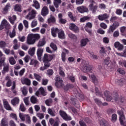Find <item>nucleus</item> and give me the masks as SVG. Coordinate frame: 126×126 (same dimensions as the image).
<instances>
[{"mask_svg":"<svg viewBox=\"0 0 126 126\" xmlns=\"http://www.w3.org/2000/svg\"><path fill=\"white\" fill-rule=\"evenodd\" d=\"M0 126H8V119L6 117H4L1 119Z\"/></svg>","mask_w":126,"mask_h":126,"instance_id":"2eb2a0df","label":"nucleus"},{"mask_svg":"<svg viewBox=\"0 0 126 126\" xmlns=\"http://www.w3.org/2000/svg\"><path fill=\"white\" fill-rule=\"evenodd\" d=\"M21 90L24 96H26L27 95V93H28V91H27V88L26 87H23V88H21Z\"/></svg>","mask_w":126,"mask_h":126,"instance_id":"ea45409f","label":"nucleus"},{"mask_svg":"<svg viewBox=\"0 0 126 126\" xmlns=\"http://www.w3.org/2000/svg\"><path fill=\"white\" fill-rule=\"evenodd\" d=\"M37 14V11L36 10L32 9L31 12H29L28 14L25 16L26 19L28 20H32L36 17V14Z\"/></svg>","mask_w":126,"mask_h":126,"instance_id":"423d86ee","label":"nucleus"},{"mask_svg":"<svg viewBox=\"0 0 126 126\" xmlns=\"http://www.w3.org/2000/svg\"><path fill=\"white\" fill-rule=\"evenodd\" d=\"M68 16L69 17V18L71 19L72 21H73L74 22H75V21L77 20L76 17H74L72 15V13L71 12H68Z\"/></svg>","mask_w":126,"mask_h":126,"instance_id":"e433bc0d","label":"nucleus"},{"mask_svg":"<svg viewBox=\"0 0 126 126\" xmlns=\"http://www.w3.org/2000/svg\"><path fill=\"white\" fill-rule=\"evenodd\" d=\"M69 28L72 31H74V32H78L79 31V29L75 24L71 23L69 25Z\"/></svg>","mask_w":126,"mask_h":126,"instance_id":"ddd939ff","label":"nucleus"},{"mask_svg":"<svg viewBox=\"0 0 126 126\" xmlns=\"http://www.w3.org/2000/svg\"><path fill=\"white\" fill-rule=\"evenodd\" d=\"M8 18L11 24H12V25H13L14 24V22H15V20H16V16L13 15L12 17L9 16Z\"/></svg>","mask_w":126,"mask_h":126,"instance_id":"473e14b6","label":"nucleus"},{"mask_svg":"<svg viewBox=\"0 0 126 126\" xmlns=\"http://www.w3.org/2000/svg\"><path fill=\"white\" fill-rule=\"evenodd\" d=\"M35 50L36 48L35 47H32L29 49L28 53L30 55V56H33L35 54Z\"/></svg>","mask_w":126,"mask_h":126,"instance_id":"58836bf2","label":"nucleus"},{"mask_svg":"<svg viewBox=\"0 0 126 126\" xmlns=\"http://www.w3.org/2000/svg\"><path fill=\"white\" fill-rule=\"evenodd\" d=\"M89 75L90 77V79L92 80L93 82L94 83V84H97L98 83V79L94 74H89Z\"/></svg>","mask_w":126,"mask_h":126,"instance_id":"bb28decb","label":"nucleus"},{"mask_svg":"<svg viewBox=\"0 0 126 126\" xmlns=\"http://www.w3.org/2000/svg\"><path fill=\"white\" fill-rule=\"evenodd\" d=\"M59 70H60V72H59L60 75L62 76V77H64V76H65V74H64V72L63 71V67H60Z\"/></svg>","mask_w":126,"mask_h":126,"instance_id":"3c124183","label":"nucleus"},{"mask_svg":"<svg viewBox=\"0 0 126 126\" xmlns=\"http://www.w3.org/2000/svg\"><path fill=\"white\" fill-rule=\"evenodd\" d=\"M45 44H46V38H45V37H43L37 43V47H43V46H45Z\"/></svg>","mask_w":126,"mask_h":126,"instance_id":"a878e982","label":"nucleus"},{"mask_svg":"<svg viewBox=\"0 0 126 126\" xmlns=\"http://www.w3.org/2000/svg\"><path fill=\"white\" fill-rule=\"evenodd\" d=\"M41 38L39 34L31 33L28 34L27 37V43L28 45H34L36 42V41H38Z\"/></svg>","mask_w":126,"mask_h":126,"instance_id":"f03ea898","label":"nucleus"},{"mask_svg":"<svg viewBox=\"0 0 126 126\" xmlns=\"http://www.w3.org/2000/svg\"><path fill=\"white\" fill-rule=\"evenodd\" d=\"M47 112L51 117H56V111L51 108H48Z\"/></svg>","mask_w":126,"mask_h":126,"instance_id":"c85d7f7f","label":"nucleus"},{"mask_svg":"<svg viewBox=\"0 0 126 126\" xmlns=\"http://www.w3.org/2000/svg\"><path fill=\"white\" fill-rule=\"evenodd\" d=\"M54 73V71H53V69H49L47 70V74L49 75V76H51V75H53Z\"/></svg>","mask_w":126,"mask_h":126,"instance_id":"e2e57ef3","label":"nucleus"},{"mask_svg":"<svg viewBox=\"0 0 126 126\" xmlns=\"http://www.w3.org/2000/svg\"><path fill=\"white\" fill-rule=\"evenodd\" d=\"M51 35L53 37H57V34H59L60 29H59L58 28L53 27L51 28Z\"/></svg>","mask_w":126,"mask_h":126,"instance_id":"9b49d317","label":"nucleus"},{"mask_svg":"<svg viewBox=\"0 0 126 126\" xmlns=\"http://www.w3.org/2000/svg\"><path fill=\"white\" fill-rule=\"evenodd\" d=\"M9 63L12 65H14L16 63V61L13 57L9 58Z\"/></svg>","mask_w":126,"mask_h":126,"instance_id":"a19ab883","label":"nucleus"},{"mask_svg":"<svg viewBox=\"0 0 126 126\" xmlns=\"http://www.w3.org/2000/svg\"><path fill=\"white\" fill-rule=\"evenodd\" d=\"M89 42V39L88 38H83L81 40V46L85 47L87 45V43Z\"/></svg>","mask_w":126,"mask_h":126,"instance_id":"cd10ccee","label":"nucleus"},{"mask_svg":"<svg viewBox=\"0 0 126 126\" xmlns=\"http://www.w3.org/2000/svg\"><path fill=\"white\" fill-rule=\"evenodd\" d=\"M103 63L106 65H107L109 67L112 66V62H111V60H110L109 58L104 59Z\"/></svg>","mask_w":126,"mask_h":126,"instance_id":"393cba45","label":"nucleus"},{"mask_svg":"<svg viewBox=\"0 0 126 126\" xmlns=\"http://www.w3.org/2000/svg\"><path fill=\"white\" fill-rule=\"evenodd\" d=\"M63 52L62 53V58L63 62H65V55L68 54V50L63 49Z\"/></svg>","mask_w":126,"mask_h":126,"instance_id":"2f4dec72","label":"nucleus"},{"mask_svg":"<svg viewBox=\"0 0 126 126\" xmlns=\"http://www.w3.org/2000/svg\"><path fill=\"white\" fill-rule=\"evenodd\" d=\"M6 47V43L3 41H0V48H5Z\"/></svg>","mask_w":126,"mask_h":126,"instance_id":"13d9d810","label":"nucleus"},{"mask_svg":"<svg viewBox=\"0 0 126 126\" xmlns=\"http://www.w3.org/2000/svg\"><path fill=\"white\" fill-rule=\"evenodd\" d=\"M104 96L106 97V101L108 102H117L119 101V94L117 93L111 94L109 92L105 91Z\"/></svg>","mask_w":126,"mask_h":126,"instance_id":"f257e3e1","label":"nucleus"},{"mask_svg":"<svg viewBox=\"0 0 126 126\" xmlns=\"http://www.w3.org/2000/svg\"><path fill=\"white\" fill-rule=\"evenodd\" d=\"M10 116L12 119H14L15 121H17V116L14 113H11Z\"/></svg>","mask_w":126,"mask_h":126,"instance_id":"338daca9","label":"nucleus"},{"mask_svg":"<svg viewBox=\"0 0 126 126\" xmlns=\"http://www.w3.org/2000/svg\"><path fill=\"white\" fill-rule=\"evenodd\" d=\"M59 114L60 116H61L62 118L65 121H71L72 119L71 117L66 114L65 112L63 110H60Z\"/></svg>","mask_w":126,"mask_h":126,"instance_id":"1a4fd4ad","label":"nucleus"},{"mask_svg":"<svg viewBox=\"0 0 126 126\" xmlns=\"http://www.w3.org/2000/svg\"><path fill=\"white\" fill-rule=\"evenodd\" d=\"M58 37L60 39H64L65 38V35L64 34V32L63 29H60L59 32H58Z\"/></svg>","mask_w":126,"mask_h":126,"instance_id":"5701e85b","label":"nucleus"},{"mask_svg":"<svg viewBox=\"0 0 126 126\" xmlns=\"http://www.w3.org/2000/svg\"><path fill=\"white\" fill-rule=\"evenodd\" d=\"M120 26V23L119 22L115 21L113 24L110 26L109 29H108L107 32L109 33H113L118 27Z\"/></svg>","mask_w":126,"mask_h":126,"instance_id":"0eeeda50","label":"nucleus"},{"mask_svg":"<svg viewBox=\"0 0 126 126\" xmlns=\"http://www.w3.org/2000/svg\"><path fill=\"white\" fill-rule=\"evenodd\" d=\"M55 86L57 88H63L64 85L63 84V81L61 78L60 76H56L55 77Z\"/></svg>","mask_w":126,"mask_h":126,"instance_id":"20e7f679","label":"nucleus"},{"mask_svg":"<svg viewBox=\"0 0 126 126\" xmlns=\"http://www.w3.org/2000/svg\"><path fill=\"white\" fill-rule=\"evenodd\" d=\"M117 114L119 115V121L120 124L122 125H124V121H125V114H124V111L123 110H118L117 111Z\"/></svg>","mask_w":126,"mask_h":126,"instance_id":"9d476101","label":"nucleus"},{"mask_svg":"<svg viewBox=\"0 0 126 126\" xmlns=\"http://www.w3.org/2000/svg\"><path fill=\"white\" fill-rule=\"evenodd\" d=\"M38 91H39V93H40V94H41V95H43V96H45L46 93H45V90H44V88L41 87L39 89Z\"/></svg>","mask_w":126,"mask_h":126,"instance_id":"bf43d9fd","label":"nucleus"},{"mask_svg":"<svg viewBox=\"0 0 126 126\" xmlns=\"http://www.w3.org/2000/svg\"><path fill=\"white\" fill-rule=\"evenodd\" d=\"M31 101L32 104H36L38 102V99H37V97L35 96L32 95L31 97Z\"/></svg>","mask_w":126,"mask_h":126,"instance_id":"37998d69","label":"nucleus"},{"mask_svg":"<svg viewBox=\"0 0 126 126\" xmlns=\"http://www.w3.org/2000/svg\"><path fill=\"white\" fill-rule=\"evenodd\" d=\"M52 103H53V99H52L51 98L47 99L45 101V104L46 105H47V106H48V107H50V106H52Z\"/></svg>","mask_w":126,"mask_h":126,"instance_id":"49530a36","label":"nucleus"},{"mask_svg":"<svg viewBox=\"0 0 126 126\" xmlns=\"http://www.w3.org/2000/svg\"><path fill=\"white\" fill-rule=\"evenodd\" d=\"M56 57V56L51 54H45L44 55V56L42 58V61L44 63H45V65H51V63H50V62H51V61L53 60Z\"/></svg>","mask_w":126,"mask_h":126,"instance_id":"7ed1b4c3","label":"nucleus"},{"mask_svg":"<svg viewBox=\"0 0 126 126\" xmlns=\"http://www.w3.org/2000/svg\"><path fill=\"white\" fill-rule=\"evenodd\" d=\"M77 9L80 13H84V12H88V8L85 6H79Z\"/></svg>","mask_w":126,"mask_h":126,"instance_id":"f8f14e48","label":"nucleus"},{"mask_svg":"<svg viewBox=\"0 0 126 126\" xmlns=\"http://www.w3.org/2000/svg\"><path fill=\"white\" fill-rule=\"evenodd\" d=\"M114 47L118 51H123L124 50V45L118 41L114 43Z\"/></svg>","mask_w":126,"mask_h":126,"instance_id":"4468645a","label":"nucleus"},{"mask_svg":"<svg viewBox=\"0 0 126 126\" xmlns=\"http://www.w3.org/2000/svg\"><path fill=\"white\" fill-rule=\"evenodd\" d=\"M50 47L54 50V51H57L58 50V47H57V45L55 44L54 43H51L50 44Z\"/></svg>","mask_w":126,"mask_h":126,"instance_id":"6e6d98bb","label":"nucleus"},{"mask_svg":"<svg viewBox=\"0 0 126 126\" xmlns=\"http://www.w3.org/2000/svg\"><path fill=\"white\" fill-rule=\"evenodd\" d=\"M73 88V85L70 84H68L66 86H64L63 89L65 92H67L69 89Z\"/></svg>","mask_w":126,"mask_h":126,"instance_id":"f704fd0d","label":"nucleus"},{"mask_svg":"<svg viewBox=\"0 0 126 126\" xmlns=\"http://www.w3.org/2000/svg\"><path fill=\"white\" fill-rule=\"evenodd\" d=\"M68 37L73 40H76L77 39L76 36L72 33H69Z\"/></svg>","mask_w":126,"mask_h":126,"instance_id":"0e129e2a","label":"nucleus"},{"mask_svg":"<svg viewBox=\"0 0 126 126\" xmlns=\"http://www.w3.org/2000/svg\"><path fill=\"white\" fill-rule=\"evenodd\" d=\"M38 61L34 60V59H32L31 61V63H30V65H34V66H36L37 64H38Z\"/></svg>","mask_w":126,"mask_h":126,"instance_id":"a18cd8bd","label":"nucleus"},{"mask_svg":"<svg viewBox=\"0 0 126 126\" xmlns=\"http://www.w3.org/2000/svg\"><path fill=\"white\" fill-rule=\"evenodd\" d=\"M53 3L56 8H59L60 4L62 3V0H54Z\"/></svg>","mask_w":126,"mask_h":126,"instance_id":"c9c22d12","label":"nucleus"},{"mask_svg":"<svg viewBox=\"0 0 126 126\" xmlns=\"http://www.w3.org/2000/svg\"><path fill=\"white\" fill-rule=\"evenodd\" d=\"M49 14V9L47 6H44L41 10V15L46 16Z\"/></svg>","mask_w":126,"mask_h":126,"instance_id":"a211bd4d","label":"nucleus"},{"mask_svg":"<svg viewBox=\"0 0 126 126\" xmlns=\"http://www.w3.org/2000/svg\"><path fill=\"white\" fill-rule=\"evenodd\" d=\"M43 52H44V49L41 48H39L37 50V56L38 58V60H41L42 59V56H43Z\"/></svg>","mask_w":126,"mask_h":126,"instance_id":"6ab92c4d","label":"nucleus"},{"mask_svg":"<svg viewBox=\"0 0 126 126\" xmlns=\"http://www.w3.org/2000/svg\"><path fill=\"white\" fill-rule=\"evenodd\" d=\"M100 126H106L108 125V122L104 119L101 120L99 122Z\"/></svg>","mask_w":126,"mask_h":126,"instance_id":"de8ad7c7","label":"nucleus"},{"mask_svg":"<svg viewBox=\"0 0 126 126\" xmlns=\"http://www.w3.org/2000/svg\"><path fill=\"white\" fill-rule=\"evenodd\" d=\"M38 24V22H37V20H33L31 23V27L32 28H34V27H36L37 26V25Z\"/></svg>","mask_w":126,"mask_h":126,"instance_id":"8fccbe9b","label":"nucleus"},{"mask_svg":"<svg viewBox=\"0 0 126 126\" xmlns=\"http://www.w3.org/2000/svg\"><path fill=\"white\" fill-rule=\"evenodd\" d=\"M1 24H2V25L4 26L6 29L7 30L10 29V25L9 24V23H8V22H7V21H6V20L5 19L3 20L1 22Z\"/></svg>","mask_w":126,"mask_h":126,"instance_id":"412c9836","label":"nucleus"},{"mask_svg":"<svg viewBox=\"0 0 126 126\" xmlns=\"http://www.w3.org/2000/svg\"><path fill=\"white\" fill-rule=\"evenodd\" d=\"M109 15H108L107 13H104L102 15H99L97 16V18L98 20H100V21H104V20H105V22H106V23H107V24H109L110 22L109 21V20H107L108 19V18H109Z\"/></svg>","mask_w":126,"mask_h":126,"instance_id":"6e6552de","label":"nucleus"},{"mask_svg":"<svg viewBox=\"0 0 126 126\" xmlns=\"http://www.w3.org/2000/svg\"><path fill=\"white\" fill-rule=\"evenodd\" d=\"M92 65L85 66L83 69H82V71L86 73V72H90V73H92Z\"/></svg>","mask_w":126,"mask_h":126,"instance_id":"dca6fc26","label":"nucleus"},{"mask_svg":"<svg viewBox=\"0 0 126 126\" xmlns=\"http://www.w3.org/2000/svg\"><path fill=\"white\" fill-rule=\"evenodd\" d=\"M23 24L26 28V29H28L29 27V23H28V22L27 21V20H24L23 21Z\"/></svg>","mask_w":126,"mask_h":126,"instance_id":"4d7b16f0","label":"nucleus"},{"mask_svg":"<svg viewBox=\"0 0 126 126\" xmlns=\"http://www.w3.org/2000/svg\"><path fill=\"white\" fill-rule=\"evenodd\" d=\"M20 110H21L22 112H25V111H26V108H25V106H24V104L22 103L20 104Z\"/></svg>","mask_w":126,"mask_h":126,"instance_id":"680f3d73","label":"nucleus"},{"mask_svg":"<svg viewBox=\"0 0 126 126\" xmlns=\"http://www.w3.org/2000/svg\"><path fill=\"white\" fill-rule=\"evenodd\" d=\"M27 115V114H24L21 113H19V118L22 122H25V118H26Z\"/></svg>","mask_w":126,"mask_h":126,"instance_id":"c03bdc74","label":"nucleus"},{"mask_svg":"<svg viewBox=\"0 0 126 126\" xmlns=\"http://www.w3.org/2000/svg\"><path fill=\"white\" fill-rule=\"evenodd\" d=\"M33 76L36 80H37L39 82H41V80H42V76H40V75L37 73H34Z\"/></svg>","mask_w":126,"mask_h":126,"instance_id":"4c0bfd02","label":"nucleus"},{"mask_svg":"<svg viewBox=\"0 0 126 126\" xmlns=\"http://www.w3.org/2000/svg\"><path fill=\"white\" fill-rule=\"evenodd\" d=\"M10 7H11L10 4H9V3H8L6 5L5 7L4 8V9H3V11H4V12H7V11H8V9H9V8H10Z\"/></svg>","mask_w":126,"mask_h":126,"instance_id":"864d4df0","label":"nucleus"},{"mask_svg":"<svg viewBox=\"0 0 126 126\" xmlns=\"http://www.w3.org/2000/svg\"><path fill=\"white\" fill-rule=\"evenodd\" d=\"M91 28H92V24L90 22L87 23L85 26V29L89 34H91L92 33L91 30H90Z\"/></svg>","mask_w":126,"mask_h":126,"instance_id":"f3484780","label":"nucleus"},{"mask_svg":"<svg viewBox=\"0 0 126 126\" xmlns=\"http://www.w3.org/2000/svg\"><path fill=\"white\" fill-rule=\"evenodd\" d=\"M22 84H26L29 86L31 84V81L28 78H25L23 80H21Z\"/></svg>","mask_w":126,"mask_h":126,"instance_id":"7c9ffc66","label":"nucleus"},{"mask_svg":"<svg viewBox=\"0 0 126 126\" xmlns=\"http://www.w3.org/2000/svg\"><path fill=\"white\" fill-rule=\"evenodd\" d=\"M19 98L18 97H14L11 100V103L13 106H15L19 104Z\"/></svg>","mask_w":126,"mask_h":126,"instance_id":"4be33fe9","label":"nucleus"},{"mask_svg":"<svg viewBox=\"0 0 126 126\" xmlns=\"http://www.w3.org/2000/svg\"><path fill=\"white\" fill-rule=\"evenodd\" d=\"M16 26H14L12 32L9 33L10 38H14L16 36Z\"/></svg>","mask_w":126,"mask_h":126,"instance_id":"aec40b11","label":"nucleus"},{"mask_svg":"<svg viewBox=\"0 0 126 126\" xmlns=\"http://www.w3.org/2000/svg\"><path fill=\"white\" fill-rule=\"evenodd\" d=\"M112 122H116L117 121V114H113L112 115V119H111Z\"/></svg>","mask_w":126,"mask_h":126,"instance_id":"774afa93","label":"nucleus"},{"mask_svg":"<svg viewBox=\"0 0 126 126\" xmlns=\"http://www.w3.org/2000/svg\"><path fill=\"white\" fill-rule=\"evenodd\" d=\"M95 103L98 105V106H101L102 105V102L100 101L98 98H94Z\"/></svg>","mask_w":126,"mask_h":126,"instance_id":"69168bd1","label":"nucleus"},{"mask_svg":"<svg viewBox=\"0 0 126 126\" xmlns=\"http://www.w3.org/2000/svg\"><path fill=\"white\" fill-rule=\"evenodd\" d=\"M3 65H4V67L3 70H2V73L3 74H4L5 72H7V71L9 70V64H4V63Z\"/></svg>","mask_w":126,"mask_h":126,"instance_id":"c756f323","label":"nucleus"},{"mask_svg":"<svg viewBox=\"0 0 126 126\" xmlns=\"http://www.w3.org/2000/svg\"><path fill=\"white\" fill-rule=\"evenodd\" d=\"M14 9L15 11H19V12H21V5L17 4L14 6Z\"/></svg>","mask_w":126,"mask_h":126,"instance_id":"79ce46f5","label":"nucleus"},{"mask_svg":"<svg viewBox=\"0 0 126 126\" xmlns=\"http://www.w3.org/2000/svg\"><path fill=\"white\" fill-rule=\"evenodd\" d=\"M33 4L32 6L35 7L36 9H39L40 8V3H39V2L37 1V0H33Z\"/></svg>","mask_w":126,"mask_h":126,"instance_id":"72a5a7b5","label":"nucleus"},{"mask_svg":"<svg viewBox=\"0 0 126 126\" xmlns=\"http://www.w3.org/2000/svg\"><path fill=\"white\" fill-rule=\"evenodd\" d=\"M90 4L89 5V8L91 11H92L93 13H96L97 9H98V5L96 4L95 1H89ZM95 4V5H94Z\"/></svg>","mask_w":126,"mask_h":126,"instance_id":"39448f33","label":"nucleus"},{"mask_svg":"<svg viewBox=\"0 0 126 126\" xmlns=\"http://www.w3.org/2000/svg\"><path fill=\"white\" fill-rule=\"evenodd\" d=\"M88 19H89V17L87 16L83 17L80 19V22H85V21L88 20Z\"/></svg>","mask_w":126,"mask_h":126,"instance_id":"052dcab7","label":"nucleus"},{"mask_svg":"<svg viewBox=\"0 0 126 126\" xmlns=\"http://www.w3.org/2000/svg\"><path fill=\"white\" fill-rule=\"evenodd\" d=\"M2 56V53L0 51V66L3 65V63H4V61H5V57Z\"/></svg>","mask_w":126,"mask_h":126,"instance_id":"b1692460","label":"nucleus"},{"mask_svg":"<svg viewBox=\"0 0 126 126\" xmlns=\"http://www.w3.org/2000/svg\"><path fill=\"white\" fill-rule=\"evenodd\" d=\"M25 121L27 122V123H28V124H31V119L30 118V116L28 114H27V115H26Z\"/></svg>","mask_w":126,"mask_h":126,"instance_id":"5fc2aeb1","label":"nucleus"},{"mask_svg":"<svg viewBox=\"0 0 126 126\" xmlns=\"http://www.w3.org/2000/svg\"><path fill=\"white\" fill-rule=\"evenodd\" d=\"M107 113L108 115H111V114H113V113H116V110L112 108H109L107 110Z\"/></svg>","mask_w":126,"mask_h":126,"instance_id":"603ef678","label":"nucleus"},{"mask_svg":"<svg viewBox=\"0 0 126 126\" xmlns=\"http://www.w3.org/2000/svg\"><path fill=\"white\" fill-rule=\"evenodd\" d=\"M47 21L48 23H55L56 22V18L54 16H51Z\"/></svg>","mask_w":126,"mask_h":126,"instance_id":"09e8293b","label":"nucleus"}]
</instances>
